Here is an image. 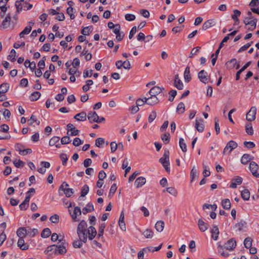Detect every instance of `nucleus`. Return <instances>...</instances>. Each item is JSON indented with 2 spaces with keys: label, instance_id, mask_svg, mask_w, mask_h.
Returning <instances> with one entry per match:
<instances>
[{
  "label": "nucleus",
  "instance_id": "nucleus-1",
  "mask_svg": "<svg viewBox=\"0 0 259 259\" xmlns=\"http://www.w3.org/2000/svg\"><path fill=\"white\" fill-rule=\"evenodd\" d=\"M87 224L84 220L80 222L77 228V233L79 239L83 243L87 241Z\"/></svg>",
  "mask_w": 259,
  "mask_h": 259
},
{
  "label": "nucleus",
  "instance_id": "nucleus-2",
  "mask_svg": "<svg viewBox=\"0 0 259 259\" xmlns=\"http://www.w3.org/2000/svg\"><path fill=\"white\" fill-rule=\"evenodd\" d=\"M67 243L64 239H59L58 245H52L48 247L49 250L52 251L54 250L56 254H62L66 252V246Z\"/></svg>",
  "mask_w": 259,
  "mask_h": 259
},
{
  "label": "nucleus",
  "instance_id": "nucleus-3",
  "mask_svg": "<svg viewBox=\"0 0 259 259\" xmlns=\"http://www.w3.org/2000/svg\"><path fill=\"white\" fill-rule=\"evenodd\" d=\"M169 152L168 150L165 149L163 155L162 157L159 159V162L162 165L167 172L170 171V163H169Z\"/></svg>",
  "mask_w": 259,
  "mask_h": 259
},
{
  "label": "nucleus",
  "instance_id": "nucleus-4",
  "mask_svg": "<svg viewBox=\"0 0 259 259\" xmlns=\"http://www.w3.org/2000/svg\"><path fill=\"white\" fill-rule=\"evenodd\" d=\"M68 186L69 185L66 182H64L59 187V190L63 191L67 197H70L74 193L73 189L68 188Z\"/></svg>",
  "mask_w": 259,
  "mask_h": 259
},
{
  "label": "nucleus",
  "instance_id": "nucleus-5",
  "mask_svg": "<svg viewBox=\"0 0 259 259\" xmlns=\"http://www.w3.org/2000/svg\"><path fill=\"white\" fill-rule=\"evenodd\" d=\"M237 146L238 144L236 142L233 140L230 141L228 142L224 149V153L229 154L233 149H235Z\"/></svg>",
  "mask_w": 259,
  "mask_h": 259
},
{
  "label": "nucleus",
  "instance_id": "nucleus-6",
  "mask_svg": "<svg viewBox=\"0 0 259 259\" xmlns=\"http://www.w3.org/2000/svg\"><path fill=\"white\" fill-rule=\"evenodd\" d=\"M256 114V108L252 106L249 111L246 113V119L248 121H252L255 120Z\"/></svg>",
  "mask_w": 259,
  "mask_h": 259
},
{
  "label": "nucleus",
  "instance_id": "nucleus-7",
  "mask_svg": "<svg viewBox=\"0 0 259 259\" xmlns=\"http://www.w3.org/2000/svg\"><path fill=\"white\" fill-rule=\"evenodd\" d=\"M198 77L199 80L204 83H207L208 81V74L206 71L201 70L198 72Z\"/></svg>",
  "mask_w": 259,
  "mask_h": 259
},
{
  "label": "nucleus",
  "instance_id": "nucleus-8",
  "mask_svg": "<svg viewBox=\"0 0 259 259\" xmlns=\"http://www.w3.org/2000/svg\"><path fill=\"white\" fill-rule=\"evenodd\" d=\"M236 246V240L234 238L229 240L224 245V248L229 251H232Z\"/></svg>",
  "mask_w": 259,
  "mask_h": 259
},
{
  "label": "nucleus",
  "instance_id": "nucleus-9",
  "mask_svg": "<svg viewBox=\"0 0 259 259\" xmlns=\"http://www.w3.org/2000/svg\"><path fill=\"white\" fill-rule=\"evenodd\" d=\"M71 218L73 222H77L78 220L77 219V217L80 215L81 214V209L78 206H76L74 208V210L72 213L70 212Z\"/></svg>",
  "mask_w": 259,
  "mask_h": 259
},
{
  "label": "nucleus",
  "instance_id": "nucleus-10",
  "mask_svg": "<svg viewBox=\"0 0 259 259\" xmlns=\"http://www.w3.org/2000/svg\"><path fill=\"white\" fill-rule=\"evenodd\" d=\"M34 24V22L33 21H30L29 22V25L25 27V28L20 33V37H23L24 35L29 34L32 29V26Z\"/></svg>",
  "mask_w": 259,
  "mask_h": 259
},
{
  "label": "nucleus",
  "instance_id": "nucleus-11",
  "mask_svg": "<svg viewBox=\"0 0 259 259\" xmlns=\"http://www.w3.org/2000/svg\"><path fill=\"white\" fill-rule=\"evenodd\" d=\"M203 120L202 118H200L199 119H197L196 118L195 120V127L197 130V131L200 133L203 132L204 129V125L203 123Z\"/></svg>",
  "mask_w": 259,
  "mask_h": 259
},
{
  "label": "nucleus",
  "instance_id": "nucleus-12",
  "mask_svg": "<svg viewBox=\"0 0 259 259\" xmlns=\"http://www.w3.org/2000/svg\"><path fill=\"white\" fill-rule=\"evenodd\" d=\"M164 90L165 89L163 88H160L157 86H155L150 90L149 93L150 95L151 96H156L157 95L160 94L161 92H162V91Z\"/></svg>",
  "mask_w": 259,
  "mask_h": 259
},
{
  "label": "nucleus",
  "instance_id": "nucleus-13",
  "mask_svg": "<svg viewBox=\"0 0 259 259\" xmlns=\"http://www.w3.org/2000/svg\"><path fill=\"white\" fill-rule=\"evenodd\" d=\"M257 21V19L254 18L251 20L250 22H247V23H246L245 28L249 31L253 30L256 27Z\"/></svg>",
  "mask_w": 259,
  "mask_h": 259
},
{
  "label": "nucleus",
  "instance_id": "nucleus-14",
  "mask_svg": "<svg viewBox=\"0 0 259 259\" xmlns=\"http://www.w3.org/2000/svg\"><path fill=\"white\" fill-rule=\"evenodd\" d=\"M88 119L91 123L96 122L99 119V116L95 111H90L88 113Z\"/></svg>",
  "mask_w": 259,
  "mask_h": 259
},
{
  "label": "nucleus",
  "instance_id": "nucleus-15",
  "mask_svg": "<svg viewBox=\"0 0 259 259\" xmlns=\"http://www.w3.org/2000/svg\"><path fill=\"white\" fill-rule=\"evenodd\" d=\"M242 180V178L239 176H237L236 178L233 179L230 184V187L233 189L236 188L237 185L241 184Z\"/></svg>",
  "mask_w": 259,
  "mask_h": 259
},
{
  "label": "nucleus",
  "instance_id": "nucleus-16",
  "mask_svg": "<svg viewBox=\"0 0 259 259\" xmlns=\"http://www.w3.org/2000/svg\"><path fill=\"white\" fill-rule=\"evenodd\" d=\"M97 235V231L93 226L89 227L87 232V236L91 240H93Z\"/></svg>",
  "mask_w": 259,
  "mask_h": 259
},
{
  "label": "nucleus",
  "instance_id": "nucleus-17",
  "mask_svg": "<svg viewBox=\"0 0 259 259\" xmlns=\"http://www.w3.org/2000/svg\"><path fill=\"white\" fill-rule=\"evenodd\" d=\"M216 24L215 21L214 19H209L205 21L202 25V29L203 30H206V29L214 26Z\"/></svg>",
  "mask_w": 259,
  "mask_h": 259
},
{
  "label": "nucleus",
  "instance_id": "nucleus-18",
  "mask_svg": "<svg viewBox=\"0 0 259 259\" xmlns=\"http://www.w3.org/2000/svg\"><path fill=\"white\" fill-rule=\"evenodd\" d=\"M174 86L178 90H182L183 89V83L179 78L178 74H176L175 76Z\"/></svg>",
  "mask_w": 259,
  "mask_h": 259
},
{
  "label": "nucleus",
  "instance_id": "nucleus-19",
  "mask_svg": "<svg viewBox=\"0 0 259 259\" xmlns=\"http://www.w3.org/2000/svg\"><path fill=\"white\" fill-rule=\"evenodd\" d=\"M60 140V138L57 136L52 137L49 141V145L51 146H55L57 148L61 147V144L58 143Z\"/></svg>",
  "mask_w": 259,
  "mask_h": 259
},
{
  "label": "nucleus",
  "instance_id": "nucleus-20",
  "mask_svg": "<svg viewBox=\"0 0 259 259\" xmlns=\"http://www.w3.org/2000/svg\"><path fill=\"white\" fill-rule=\"evenodd\" d=\"M249 168L254 177L258 174L257 171L258 169V165L256 162L254 161L250 162Z\"/></svg>",
  "mask_w": 259,
  "mask_h": 259
},
{
  "label": "nucleus",
  "instance_id": "nucleus-21",
  "mask_svg": "<svg viewBox=\"0 0 259 259\" xmlns=\"http://www.w3.org/2000/svg\"><path fill=\"white\" fill-rule=\"evenodd\" d=\"M198 226L201 232H205L208 228L209 225L204 222L202 219H199L198 221Z\"/></svg>",
  "mask_w": 259,
  "mask_h": 259
},
{
  "label": "nucleus",
  "instance_id": "nucleus-22",
  "mask_svg": "<svg viewBox=\"0 0 259 259\" xmlns=\"http://www.w3.org/2000/svg\"><path fill=\"white\" fill-rule=\"evenodd\" d=\"M145 99L147 101V104L149 105H153L154 104H156L159 101L157 97L155 96H150V97L148 98L145 97Z\"/></svg>",
  "mask_w": 259,
  "mask_h": 259
},
{
  "label": "nucleus",
  "instance_id": "nucleus-23",
  "mask_svg": "<svg viewBox=\"0 0 259 259\" xmlns=\"http://www.w3.org/2000/svg\"><path fill=\"white\" fill-rule=\"evenodd\" d=\"M146 179L143 177H139L136 179L135 185L137 188L142 187L146 183Z\"/></svg>",
  "mask_w": 259,
  "mask_h": 259
},
{
  "label": "nucleus",
  "instance_id": "nucleus-24",
  "mask_svg": "<svg viewBox=\"0 0 259 259\" xmlns=\"http://www.w3.org/2000/svg\"><path fill=\"white\" fill-rule=\"evenodd\" d=\"M11 17L9 15L7 16L3 20L1 27L3 29L8 28L10 25Z\"/></svg>",
  "mask_w": 259,
  "mask_h": 259
},
{
  "label": "nucleus",
  "instance_id": "nucleus-25",
  "mask_svg": "<svg viewBox=\"0 0 259 259\" xmlns=\"http://www.w3.org/2000/svg\"><path fill=\"white\" fill-rule=\"evenodd\" d=\"M17 244L18 246L22 250H25L28 249L29 245L25 243L24 238H19Z\"/></svg>",
  "mask_w": 259,
  "mask_h": 259
},
{
  "label": "nucleus",
  "instance_id": "nucleus-26",
  "mask_svg": "<svg viewBox=\"0 0 259 259\" xmlns=\"http://www.w3.org/2000/svg\"><path fill=\"white\" fill-rule=\"evenodd\" d=\"M74 118L77 121H85L87 119L86 113L84 112H81L79 113H77L74 116Z\"/></svg>",
  "mask_w": 259,
  "mask_h": 259
},
{
  "label": "nucleus",
  "instance_id": "nucleus-27",
  "mask_svg": "<svg viewBox=\"0 0 259 259\" xmlns=\"http://www.w3.org/2000/svg\"><path fill=\"white\" fill-rule=\"evenodd\" d=\"M17 235L19 238H24L27 235L26 228L20 227L17 231Z\"/></svg>",
  "mask_w": 259,
  "mask_h": 259
},
{
  "label": "nucleus",
  "instance_id": "nucleus-28",
  "mask_svg": "<svg viewBox=\"0 0 259 259\" xmlns=\"http://www.w3.org/2000/svg\"><path fill=\"white\" fill-rule=\"evenodd\" d=\"M252 159L253 157L250 155L248 154H244L241 157V162L243 164L245 165Z\"/></svg>",
  "mask_w": 259,
  "mask_h": 259
},
{
  "label": "nucleus",
  "instance_id": "nucleus-29",
  "mask_svg": "<svg viewBox=\"0 0 259 259\" xmlns=\"http://www.w3.org/2000/svg\"><path fill=\"white\" fill-rule=\"evenodd\" d=\"M211 236L214 240L218 239L219 230L217 226H214L212 229L211 230Z\"/></svg>",
  "mask_w": 259,
  "mask_h": 259
},
{
  "label": "nucleus",
  "instance_id": "nucleus-30",
  "mask_svg": "<svg viewBox=\"0 0 259 259\" xmlns=\"http://www.w3.org/2000/svg\"><path fill=\"white\" fill-rule=\"evenodd\" d=\"M94 205L92 203H89L85 207L82 209V213L84 214H87L88 212H92L94 210Z\"/></svg>",
  "mask_w": 259,
  "mask_h": 259
},
{
  "label": "nucleus",
  "instance_id": "nucleus-31",
  "mask_svg": "<svg viewBox=\"0 0 259 259\" xmlns=\"http://www.w3.org/2000/svg\"><path fill=\"white\" fill-rule=\"evenodd\" d=\"M164 227V223L162 221H159L156 222L155 225V228L159 232L163 231Z\"/></svg>",
  "mask_w": 259,
  "mask_h": 259
},
{
  "label": "nucleus",
  "instance_id": "nucleus-32",
  "mask_svg": "<svg viewBox=\"0 0 259 259\" xmlns=\"http://www.w3.org/2000/svg\"><path fill=\"white\" fill-rule=\"evenodd\" d=\"M93 30V27L92 26H89L87 27H84L81 30V33L83 35H89Z\"/></svg>",
  "mask_w": 259,
  "mask_h": 259
},
{
  "label": "nucleus",
  "instance_id": "nucleus-33",
  "mask_svg": "<svg viewBox=\"0 0 259 259\" xmlns=\"http://www.w3.org/2000/svg\"><path fill=\"white\" fill-rule=\"evenodd\" d=\"M184 79L185 81L187 82H189L191 79L189 66H187L185 68L184 71Z\"/></svg>",
  "mask_w": 259,
  "mask_h": 259
},
{
  "label": "nucleus",
  "instance_id": "nucleus-34",
  "mask_svg": "<svg viewBox=\"0 0 259 259\" xmlns=\"http://www.w3.org/2000/svg\"><path fill=\"white\" fill-rule=\"evenodd\" d=\"M222 206L225 209H229L231 208V202L229 199H223L222 201Z\"/></svg>",
  "mask_w": 259,
  "mask_h": 259
},
{
  "label": "nucleus",
  "instance_id": "nucleus-35",
  "mask_svg": "<svg viewBox=\"0 0 259 259\" xmlns=\"http://www.w3.org/2000/svg\"><path fill=\"white\" fill-rule=\"evenodd\" d=\"M41 94L39 92L35 91L33 92L29 98L30 101H37L40 97Z\"/></svg>",
  "mask_w": 259,
  "mask_h": 259
},
{
  "label": "nucleus",
  "instance_id": "nucleus-36",
  "mask_svg": "<svg viewBox=\"0 0 259 259\" xmlns=\"http://www.w3.org/2000/svg\"><path fill=\"white\" fill-rule=\"evenodd\" d=\"M9 84L8 83H3L0 85V94H5L8 92L9 89Z\"/></svg>",
  "mask_w": 259,
  "mask_h": 259
},
{
  "label": "nucleus",
  "instance_id": "nucleus-37",
  "mask_svg": "<svg viewBox=\"0 0 259 259\" xmlns=\"http://www.w3.org/2000/svg\"><path fill=\"white\" fill-rule=\"evenodd\" d=\"M241 197L244 200H248L250 198V192L247 189H244L241 192Z\"/></svg>",
  "mask_w": 259,
  "mask_h": 259
},
{
  "label": "nucleus",
  "instance_id": "nucleus-38",
  "mask_svg": "<svg viewBox=\"0 0 259 259\" xmlns=\"http://www.w3.org/2000/svg\"><path fill=\"white\" fill-rule=\"evenodd\" d=\"M185 111V105L183 102H180L178 104L176 111L179 114L183 113Z\"/></svg>",
  "mask_w": 259,
  "mask_h": 259
},
{
  "label": "nucleus",
  "instance_id": "nucleus-39",
  "mask_svg": "<svg viewBox=\"0 0 259 259\" xmlns=\"http://www.w3.org/2000/svg\"><path fill=\"white\" fill-rule=\"evenodd\" d=\"M105 224L102 223L101 224L99 228V231H98V238H99L100 237H101L102 238H103V234L104 232V229L105 228Z\"/></svg>",
  "mask_w": 259,
  "mask_h": 259
},
{
  "label": "nucleus",
  "instance_id": "nucleus-40",
  "mask_svg": "<svg viewBox=\"0 0 259 259\" xmlns=\"http://www.w3.org/2000/svg\"><path fill=\"white\" fill-rule=\"evenodd\" d=\"M51 234V231L50 229L48 228H46L42 231L41 233V236L44 238H46L49 237Z\"/></svg>",
  "mask_w": 259,
  "mask_h": 259
},
{
  "label": "nucleus",
  "instance_id": "nucleus-41",
  "mask_svg": "<svg viewBox=\"0 0 259 259\" xmlns=\"http://www.w3.org/2000/svg\"><path fill=\"white\" fill-rule=\"evenodd\" d=\"M224 247L223 246L219 245L218 246V251L221 254V255L225 257H227L229 256V253L228 251L224 250Z\"/></svg>",
  "mask_w": 259,
  "mask_h": 259
},
{
  "label": "nucleus",
  "instance_id": "nucleus-42",
  "mask_svg": "<svg viewBox=\"0 0 259 259\" xmlns=\"http://www.w3.org/2000/svg\"><path fill=\"white\" fill-rule=\"evenodd\" d=\"M74 12H75V10L73 8H72L71 7H69L67 8V9L66 10V13L68 15H69L70 18L71 20H73L75 18V15L74 14Z\"/></svg>",
  "mask_w": 259,
  "mask_h": 259
},
{
  "label": "nucleus",
  "instance_id": "nucleus-43",
  "mask_svg": "<svg viewBox=\"0 0 259 259\" xmlns=\"http://www.w3.org/2000/svg\"><path fill=\"white\" fill-rule=\"evenodd\" d=\"M142 234L146 238H152L154 234L153 232L149 229L145 230Z\"/></svg>",
  "mask_w": 259,
  "mask_h": 259
},
{
  "label": "nucleus",
  "instance_id": "nucleus-44",
  "mask_svg": "<svg viewBox=\"0 0 259 259\" xmlns=\"http://www.w3.org/2000/svg\"><path fill=\"white\" fill-rule=\"evenodd\" d=\"M16 52L14 49H12L9 55L8 56V59L10 60L11 62H14L16 60Z\"/></svg>",
  "mask_w": 259,
  "mask_h": 259
},
{
  "label": "nucleus",
  "instance_id": "nucleus-45",
  "mask_svg": "<svg viewBox=\"0 0 259 259\" xmlns=\"http://www.w3.org/2000/svg\"><path fill=\"white\" fill-rule=\"evenodd\" d=\"M179 146L184 152L187 151V146L185 143L184 140L182 138L179 139Z\"/></svg>",
  "mask_w": 259,
  "mask_h": 259
},
{
  "label": "nucleus",
  "instance_id": "nucleus-46",
  "mask_svg": "<svg viewBox=\"0 0 259 259\" xmlns=\"http://www.w3.org/2000/svg\"><path fill=\"white\" fill-rule=\"evenodd\" d=\"M89 191V187L87 185H84L82 186L81 190V196H85Z\"/></svg>",
  "mask_w": 259,
  "mask_h": 259
},
{
  "label": "nucleus",
  "instance_id": "nucleus-47",
  "mask_svg": "<svg viewBox=\"0 0 259 259\" xmlns=\"http://www.w3.org/2000/svg\"><path fill=\"white\" fill-rule=\"evenodd\" d=\"M169 96L168 97V101L172 102L174 101L175 97L177 95V92L175 90H171L168 93Z\"/></svg>",
  "mask_w": 259,
  "mask_h": 259
},
{
  "label": "nucleus",
  "instance_id": "nucleus-48",
  "mask_svg": "<svg viewBox=\"0 0 259 259\" xmlns=\"http://www.w3.org/2000/svg\"><path fill=\"white\" fill-rule=\"evenodd\" d=\"M244 245L246 248H249L252 245V240L250 238H246L244 240Z\"/></svg>",
  "mask_w": 259,
  "mask_h": 259
},
{
  "label": "nucleus",
  "instance_id": "nucleus-49",
  "mask_svg": "<svg viewBox=\"0 0 259 259\" xmlns=\"http://www.w3.org/2000/svg\"><path fill=\"white\" fill-rule=\"evenodd\" d=\"M161 139L165 144L169 143L170 140V135L168 133H165L161 136Z\"/></svg>",
  "mask_w": 259,
  "mask_h": 259
},
{
  "label": "nucleus",
  "instance_id": "nucleus-50",
  "mask_svg": "<svg viewBox=\"0 0 259 259\" xmlns=\"http://www.w3.org/2000/svg\"><path fill=\"white\" fill-rule=\"evenodd\" d=\"M60 157L62 160V165L64 166L66 165L67 161L68 160V157L65 153H62L60 155Z\"/></svg>",
  "mask_w": 259,
  "mask_h": 259
},
{
  "label": "nucleus",
  "instance_id": "nucleus-51",
  "mask_svg": "<svg viewBox=\"0 0 259 259\" xmlns=\"http://www.w3.org/2000/svg\"><path fill=\"white\" fill-rule=\"evenodd\" d=\"M27 235L30 236H34L35 234L37 232V230L36 229H31V228H26Z\"/></svg>",
  "mask_w": 259,
  "mask_h": 259
},
{
  "label": "nucleus",
  "instance_id": "nucleus-52",
  "mask_svg": "<svg viewBox=\"0 0 259 259\" xmlns=\"http://www.w3.org/2000/svg\"><path fill=\"white\" fill-rule=\"evenodd\" d=\"M245 130L246 132L249 135H252L253 134V130L252 128V126H251V124H247L245 126Z\"/></svg>",
  "mask_w": 259,
  "mask_h": 259
},
{
  "label": "nucleus",
  "instance_id": "nucleus-53",
  "mask_svg": "<svg viewBox=\"0 0 259 259\" xmlns=\"http://www.w3.org/2000/svg\"><path fill=\"white\" fill-rule=\"evenodd\" d=\"M156 117V112L155 111H152L148 117V122L151 123Z\"/></svg>",
  "mask_w": 259,
  "mask_h": 259
},
{
  "label": "nucleus",
  "instance_id": "nucleus-54",
  "mask_svg": "<svg viewBox=\"0 0 259 259\" xmlns=\"http://www.w3.org/2000/svg\"><path fill=\"white\" fill-rule=\"evenodd\" d=\"M190 176L192 180L194 179L195 178L198 177L197 170L195 167H193L191 169Z\"/></svg>",
  "mask_w": 259,
  "mask_h": 259
},
{
  "label": "nucleus",
  "instance_id": "nucleus-55",
  "mask_svg": "<svg viewBox=\"0 0 259 259\" xmlns=\"http://www.w3.org/2000/svg\"><path fill=\"white\" fill-rule=\"evenodd\" d=\"M204 170L203 171V175L204 177H207L210 176V172L209 171V168L208 166L203 164Z\"/></svg>",
  "mask_w": 259,
  "mask_h": 259
},
{
  "label": "nucleus",
  "instance_id": "nucleus-56",
  "mask_svg": "<svg viewBox=\"0 0 259 259\" xmlns=\"http://www.w3.org/2000/svg\"><path fill=\"white\" fill-rule=\"evenodd\" d=\"M32 152L31 149L27 148L25 149H20L19 154L22 155H26L28 154L31 153Z\"/></svg>",
  "mask_w": 259,
  "mask_h": 259
},
{
  "label": "nucleus",
  "instance_id": "nucleus-57",
  "mask_svg": "<svg viewBox=\"0 0 259 259\" xmlns=\"http://www.w3.org/2000/svg\"><path fill=\"white\" fill-rule=\"evenodd\" d=\"M166 191L174 196H176L178 193L177 190L174 187H168L166 188Z\"/></svg>",
  "mask_w": 259,
  "mask_h": 259
},
{
  "label": "nucleus",
  "instance_id": "nucleus-58",
  "mask_svg": "<svg viewBox=\"0 0 259 259\" xmlns=\"http://www.w3.org/2000/svg\"><path fill=\"white\" fill-rule=\"evenodd\" d=\"M105 140L102 138H98L96 140V146L98 147H101V146L104 144Z\"/></svg>",
  "mask_w": 259,
  "mask_h": 259
},
{
  "label": "nucleus",
  "instance_id": "nucleus-59",
  "mask_svg": "<svg viewBox=\"0 0 259 259\" xmlns=\"http://www.w3.org/2000/svg\"><path fill=\"white\" fill-rule=\"evenodd\" d=\"M83 143V141L79 138H75L73 141V145L76 147L79 146Z\"/></svg>",
  "mask_w": 259,
  "mask_h": 259
},
{
  "label": "nucleus",
  "instance_id": "nucleus-60",
  "mask_svg": "<svg viewBox=\"0 0 259 259\" xmlns=\"http://www.w3.org/2000/svg\"><path fill=\"white\" fill-rule=\"evenodd\" d=\"M241 15V12L238 10H235L233 11V14L231 15V18L232 19H238Z\"/></svg>",
  "mask_w": 259,
  "mask_h": 259
},
{
  "label": "nucleus",
  "instance_id": "nucleus-61",
  "mask_svg": "<svg viewBox=\"0 0 259 259\" xmlns=\"http://www.w3.org/2000/svg\"><path fill=\"white\" fill-rule=\"evenodd\" d=\"M136 19V16L134 14H126L125 15V19L128 21H134Z\"/></svg>",
  "mask_w": 259,
  "mask_h": 259
},
{
  "label": "nucleus",
  "instance_id": "nucleus-62",
  "mask_svg": "<svg viewBox=\"0 0 259 259\" xmlns=\"http://www.w3.org/2000/svg\"><path fill=\"white\" fill-rule=\"evenodd\" d=\"M252 42H248L244 45V46H242L238 50V52L241 53L243 51H246L248 48H249V47L251 46V44Z\"/></svg>",
  "mask_w": 259,
  "mask_h": 259
},
{
  "label": "nucleus",
  "instance_id": "nucleus-63",
  "mask_svg": "<svg viewBox=\"0 0 259 259\" xmlns=\"http://www.w3.org/2000/svg\"><path fill=\"white\" fill-rule=\"evenodd\" d=\"M9 130V126L7 124H3L0 126V132L7 133Z\"/></svg>",
  "mask_w": 259,
  "mask_h": 259
},
{
  "label": "nucleus",
  "instance_id": "nucleus-64",
  "mask_svg": "<svg viewBox=\"0 0 259 259\" xmlns=\"http://www.w3.org/2000/svg\"><path fill=\"white\" fill-rule=\"evenodd\" d=\"M59 219L58 215L55 214L50 217V221L53 223H57L58 222Z\"/></svg>",
  "mask_w": 259,
  "mask_h": 259
}]
</instances>
